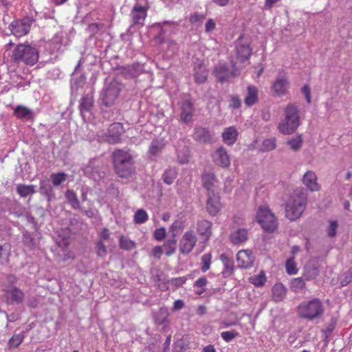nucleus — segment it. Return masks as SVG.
<instances>
[{"instance_id":"f257e3e1","label":"nucleus","mask_w":352,"mask_h":352,"mask_svg":"<svg viewBox=\"0 0 352 352\" xmlns=\"http://www.w3.org/2000/svg\"><path fill=\"white\" fill-rule=\"evenodd\" d=\"M300 125L298 108L294 104H289L284 109V118L279 122L278 129L283 135L294 133Z\"/></svg>"},{"instance_id":"f03ea898","label":"nucleus","mask_w":352,"mask_h":352,"mask_svg":"<svg viewBox=\"0 0 352 352\" xmlns=\"http://www.w3.org/2000/svg\"><path fill=\"white\" fill-rule=\"evenodd\" d=\"M324 312V307L319 298L305 300L297 307V314L299 318L313 321L319 319Z\"/></svg>"},{"instance_id":"7ed1b4c3","label":"nucleus","mask_w":352,"mask_h":352,"mask_svg":"<svg viewBox=\"0 0 352 352\" xmlns=\"http://www.w3.org/2000/svg\"><path fill=\"white\" fill-rule=\"evenodd\" d=\"M38 50L30 45L19 44L13 50L11 59L16 63L32 66L38 60Z\"/></svg>"},{"instance_id":"20e7f679","label":"nucleus","mask_w":352,"mask_h":352,"mask_svg":"<svg viewBox=\"0 0 352 352\" xmlns=\"http://www.w3.org/2000/svg\"><path fill=\"white\" fill-rule=\"evenodd\" d=\"M307 195L302 191H296L286 205V216L290 220L299 218L305 209Z\"/></svg>"},{"instance_id":"39448f33","label":"nucleus","mask_w":352,"mask_h":352,"mask_svg":"<svg viewBox=\"0 0 352 352\" xmlns=\"http://www.w3.org/2000/svg\"><path fill=\"white\" fill-rule=\"evenodd\" d=\"M113 162L115 168L118 173L122 172V175L119 176H126V174H131V169L133 164V159L131 154L122 149H117L113 153Z\"/></svg>"},{"instance_id":"423d86ee","label":"nucleus","mask_w":352,"mask_h":352,"mask_svg":"<svg viewBox=\"0 0 352 352\" xmlns=\"http://www.w3.org/2000/svg\"><path fill=\"white\" fill-rule=\"evenodd\" d=\"M122 87V84L116 80H113L109 84H105L100 96L102 104L105 107L112 106L119 96Z\"/></svg>"},{"instance_id":"0eeeda50","label":"nucleus","mask_w":352,"mask_h":352,"mask_svg":"<svg viewBox=\"0 0 352 352\" xmlns=\"http://www.w3.org/2000/svg\"><path fill=\"white\" fill-rule=\"evenodd\" d=\"M236 62L231 60L232 69H230L224 62H219L214 68L213 74L217 80L223 83L240 74V69L236 66Z\"/></svg>"},{"instance_id":"6e6552de","label":"nucleus","mask_w":352,"mask_h":352,"mask_svg":"<svg viewBox=\"0 0 352 352\" xmlns=\"http://www.w3.org/2000/svg\"><path fill=\"white\" fill-rule=\"evenodd\" d=\"M258 223L265 232H272L276 227L277 223L273 213L267 206H260L256 213Z\"/></svg>"},{"instance_id":"1a4fd4ad","label":"nucleus","mask_w":352,"mask_h":352,"mask_svg":"<svg viewBox=\"0 0 352 352\" xmlns=\"http://www.w3.org/2000/svg\"><path fill=\"white\" fill-rule=\"evenodd\" d=\"M34 19L32 16H26L21 19L13 21L9 25L12 34L18 38L28 34L30 30Z\"/></svg>"},{"instance_id":"9d476101","label":"nucleus","mask_w":352,"mask_h":352,"mask_svg":"<svg viewBox=\"0 0 352 352\" xmlns=\"http://www.w3.org/2000/svg\"><path fill=\"white\" fill-rule=\"evenodd\" d=\"M236 58L239 63H243L251 56L250 40L244 35H241L235 41Z\"/></svg>"},{"instance_id":"9b49d317","label":"nucleus","mask_w":352,"mask_h":352,"mask_svg":"<svg viewBox=\"0 0 352 352\" xmlns=\"http://www.w3.org/2000/svg\"><path fill=\"white\" fill-rule=\"evenodd\" d=\"M197 242V237L192 230L186 232L179 243V250L182 254H190Z\"/></svg>"},{"instance_id":"f8f14e48","label":"nucleus","mask_w":352,"mask_h":352,"mask_svg":"<svg viewBox=\"0 0 352 352\" xmlns=\"http://www.w3.org/2000/svg\"><path fill=\"white\" fill-rule=\"evenodd\" d=\"M146 2L144 4L136 3L130 13V18L133 25L142 26L147 16L148 7Z\"/></svg>"},{"instance_id":"ddd939ff","label":"nucleus","mask_w":352,"mask_h":352,"mask_svg":"<svg viewBox=\"0 0 352 352\" xmlns=\"http://www.w3.org/2000/svg\"><path fill=\"white\" fill-rule=\"evenodd\" d=\"M179 111V118L182 123L188 124L192 122L195 109L193 104L189 100L180 102Z\"/></svg>"},{"instance_id":"4468645a","label":"nucleus","mask_w":352,"mask_h":352,"mask_svg":"<svg viewBox=\"0 0 352 352\" xmlns=\"http://www.w3.org/2000/svg\"><path fill=\"white\" fill-rule=\"evenodd\" d=\"M124 133L123 125L120 122L111 124L107 132L106 140L110 144H116L120 140V136Z\"/></svg>"},{"instance_id":"2eb2a0df","label":"nucleus","mask_w":352,"mask_h":352,"mask_svg":"<svg viewBox=\"0 0 352 352\" xmlns=\"http://www.w3.org/2000/svg\"><path fill=\"white\" fill-rule=\"evenodd\" d=\"M214 162L221 167L227 168L230 164V157L223 146L219 147L212 155Z\"/></svg>"},{"instance_id":"dca6fc26","label":"nucleus","mask_w":352,"mask_h":352,"mask_svg":"<svg viewBox=\"0 0 352 352\" xmlns=\"http://www.w3.org/2000/svg\"><path fill=\"white\" fill-rule=\"evenodd\" d=\"M254 261V256L250 250H240L236 254V263L240 268H250Z\"/></svg>"},{"instance_id":"f3484780","label":"nucleus","mask_w":352,"mask_h":352,"mask_svg":"<svg viewBox=\"0 0 352 352\" xmlns=\"http://www.w3.org/2000/svg\"><path fill=\"white\" fill-rule=\"evenodd\" d=\"M221 209L220 198L218 193H208V199L206 203V210L212 215H216Z\"/></svg>"},{"instance_id":"a211bd4d","label":"nucleus","mask_w":352,"mask_h":352,"mask_svg":"<svg viewBox=\"0 0 352 352\" xmlns=\"http://www.w3.org/2000/svg\"><path fill=\"white\" fill-rule=\"evenodd\" d=\"M239 132L234 126L224 129L221 134L223 142L228 146H232L237 141Z\"/></svg>"},{"instance_id":"6ab92c4d","label":"nucleus","mask_w":352,"mask_h":352,"mask_svg":"<svg viewBox=\"0 0 352 352\" xmlns=\"http://www.w3.org/2000/svg\"><path fill=\"white\" fill-rule=\"evenodd\" d=\"M192 138L195 140L199 142L208 143L211 141L212 135L207 128L202 126H195L194 129Z\"/></svg>"},{"instance_id":"aec40b11","label":"nucleus","mask_w":352,"mask_h":352,"mask_svg":"<svg viewBox=\"0 0 352 352\" xmlns=\"http://www.w3.org/2000/svg\"><path fill=\"white\" fill-rule=\"evenodd\" d=\"M194 71L195 80L197 83L202 84L206 82L208 72L203 61H198L195 63Z\"/></svg>"},{"instance_id":"412c9836","label":"nucleus","mask_w":352,"mask_h":352,"mask_svg":"<svg viewBox=\"0 0 352 352\" xmlns=\"http://www.w3.org/2000/svg\"><path fill=\"white\" fill-rule=\"evenodd\" d=\"M197 233L208 241L212 235V223L206 219L198 221L197 223Z\"/></svg>"},{"instance_id":"4be33fe9","label":"nucleus","mask_w":352,"mask_h":352,"mask_svg":"<svg viewBox=\"0 0 352 352\" xmlns=\"http://www.w3.org/2000/svg\"><path fill=\"white\" fill-rule=\"evenodd\" d=\"M289 82L287 78L278 77L276 78L272 85V90L277 96H281L286 94Z\"/></svg>"},{"instance_id":"5701e85b","label":"nucleus","mask_w":352,"mask_h":352,"mask_svg":"<svg viewBox=\"0 0 352 352\" xmlns=\"http://www.w3.org/2000/svg\"><path fill=\"white\" fill-rule=\"evenodd\" d=\"M144 70V65L136 63L124 67L122 69V72L127 78H135L143 73Z\"/></svg>"},{"instance_id":"b1692460","label":"nucleus","mask_w":352,"mask_h":352,"mask_svg":"<svg viewBox=\"0 0 352 352\" xmlns=\"http://www.w3.org/2000/svg\"><path fill=\"white\" fill-rule=\"evenodd\" d=\"M258 100V89L254 85L247 87V95L244 98V103L247 107H252L255 104Z\"/></svg>"},{"instance_id":"393cba45","label":"nucleus","mask_w":352,"mask_h":352,"mask_svg":"<svg viewBox=\"0 0 352 352\" xmlns=\"http://www.w3.org/2000/svg\"><path fill=\"white\" fill-rule=\"evenodd\" d=\"M14 115L23 120H30L33 118L32 111L23 105H18L14 109Z\"/></svg>"},{"instance_id":"a878e982","label":"nucleus","mask_w":352,"mask_h":352,"mask_svg":"<svg viewBox=\"0 0 352 352\" xmlns=\"http://www.w3.org/2000/svg\"><path fill=\"white\" fill-rule=\"evenodd\" d=\"M220 259L223 264L224 269L222 272L223 276L225 278L230 276L234 271V262L226 254L220 255Z\"/></svg>"},{"instance_id":"bb28decb","label":"nucleus","mask_w":352,"mask_h":352,"mask_svg":"<svg viewBox=\"0 0 352 352\" xmlns=\"http://www.w3.org/2000/svg\"><path fill=\"white\" fill-rule=\"evenodd\" d=\"M7 295L8 296V299L11 300V302L16 304L22 303L25 298V294L23 291L15 286L12 287L7 292Z\"/></svg>"},{"instance_id":"cd10ccee","label":"nucleus","mask_w":352,"mask_h":352,"mask_svg":"<svg viewBox=\"0 0 352 352\" xmlns=\"http://www.w3.org/2000/svg\"><path fill=\"white\" fill-rule=\"evenodd\" d=\"M99 164L100 161L98 160L94 159L90 160L89 164L82 169L83 174L85 176L100 175Z\"/></svg>"},{"instance_id":"c85d7f7f","label":"nucleus","mask_w":352,"mask_h":352,"mask_svg":"<svg viewBox=\"0 0 352 352\" xmlns=\"http://www.w3.org/2000/svg\"><path fill=\"white\" fill-rule=\"evenodd\" d=\"M248 239V232L245 229H239L230 234V240L234 245L243 243Z\"/></svg>"},{"instance_id":"c756f323","label":"nucleus","mask_w":352,"mask_h":352,"mask_svg":"<svg viewBox=\"0 0 352 352\" xmlns=\"http://www.w3.org/2000/svg\"><path fill=\"white\" fill-rule=\"evenodd\" d=\"M273 299L276 302H280L284 299L286 295V289L282 283L275 284L272 288Z\"/></svg>"},{"instance_id":"7c9ffc66","label":"nucleus","mask_w":352,"mask_h":352,"mask_svg":"<svg viewBox=\"0 0 352 352\" xmlns=\"http://www.w3.org/2000/svg\"><path fill=\"white\" fill-rule=\"evenodd\" d=\"M175 234H173V237L168 239L163 245V250L167 256H170L175 252L177 240L175 239Z\"/></svg>"},{"instance_id":"2f4dec72","label":"nucleus","mask_w":352,"mask_h":352,"mask_svg":"<svg viewBox=\"0 0 352 352\" xmlns=\"http://www.w3.org/2000/svg\"><path fill=\"white\" fill-rule=\"evenodd\" d=\"M65 196L72 208L79 209L80 208V201L77 198L76 194L73 190H67L65 194Z\"/></svg>"},{"instance_id":"473e14b6","label":"nucleus","mask_w":352,"mask_h":352,"mask_svg":"<svg viewBox=\"0 0 352 352\" xmlns=\"http://www.w3.org/2000/svg\"><path fill=\"white\" fill-rule=\"evenodd\" d=\"M164 146L162 140H153L150 144L148 152L151 155L155 156L158 155Z\"/></svg>"},{"instance_id":"72a5a7b5","label":"nucleus","mask_w":352,"mask_h":352,"mask_svg":"<svg viewBox=\"0 0 352 352\" xmlns=\"http://www.w3.org/2000/svg\"><path fill=\"white\" fill-rule=\"evenodd\" d=\"M302 183L311 191H318L320 189V185L317 182V177H302Z\"/></svg>"},{"instance_id":"f704fd0d","label":"nucleus","mask_w":352,"mask_h":352,"mask_svg":"<svg viewBox=\"0 0 352 352\" xmlns=\"http://www.w3.org/2000/svg\"><path fill=\"white\" fill-rule=\"evenodd\" d=\"M276 146V139L270 138L263 141L260 151L262 152H269L275 149Z\"/></svg>"},{"instance_id":"c9c22d12","label":"nucleus","mask_w":352,"mask_h":352,"mask_svg":"<svg viewBox=\"0 0 352 352\" xmlns=\"http://www.w3.org/2000/svg\"><path fill=\"white\" fill-rule=\"evenodd\" d=\"M93 106V99L88 96H83L80 102L79 108L80 112H88Z\"/></svg>"},{"instance_id":"e433bc0d","label":"nucleus","mask_w":352,"mask_h":352,"mask_svg":"<svg viewBox=\"0 0 352 352\" xmlns=\"http://www.w3.org/2000/svg\"><path fill=\"white\" fill-rule=\"evenodd\" d=\"M148 219V215L144 209H138L133 216V222L135 224H142Z\"/></svg>"},{"instance_id":"4c0bfd02","label":"nucleus","mask_w":352,"mask_h":352,"mask_svg":"<svg viewBox=\"0 0 352 352\" xmlns=\"http://www.w3.org/2000/svg\"><path fill=\"white\" fill-rule=\"evenodd\" d=\"M119 242L120 248L122 250H131L135 247V241L123 235L120 237Z\"/></svg>"},{"instance_id":"58836bf2","label":"nucleus","mask_w":352,"mask_h":352,"mask_svg":"<svg viewBox=\"0 0 352 352\" xmlns=\"http://www.w3.org/2000/svg\"><path fill=\"white\" fill-rule=\"evenodd\" d=\"M287 144L294 151H297L300 149L302 144V139L300 135L295 138H292L287 142Z\"/></svg>"},{"instance_id":"ea45409f","label":"nucleus","mask_w":352,"mask_h":352,"mask_svg":"<svg viewBox=\"0 0 352 352\" xmlns=\"http://www.w3.org/2000/svg\"><path fill=\"white\" fill-rule=\"evenodd\" d=\"M204 179L202 181L204 188L208 190L209 192H214L218 193L216 192V179L215 177H203Z\"/></svg>"},{"instance_id":"a19ab883","label":"nucleus","mask_w":352,"mask_h":352,"mask_svg":"<svg viewBox=\"0 0 352 352\" xmlns=\"http://www.w3.org/2000/svg\"><path fill=\"white\" fill-rule=\"evenodd\" d=\"M175 25V24L174 23H170L168 21L164 22L163 25H161L160 24H157L156 25V28L160 32L159 35L157 36V38L160 41H162L164 38V34L167 32L170 31L169 28H170L171 25Z\"/></svg>"},{"instance_id":"79ce46f5","label":"nucleus","mask_w":352,"mask_h":352,"mask_svg":"<svg viewBox=\"0 0 352 352\" xmlns=\"http://www.w3.org/2000/svg\"><path fill=\"white\" fill-rule=\"evenodd\" d=\"M266 281L265 274L261 272L259 274L254 275L250 278V282L256 287L263 286Z\"/></svg>"},{"instance_id":"37998d69","label":"nucleus","mask_w":352,"mask_h":352,"mask_svg":"<svg viewBox=\"0 0 352 352\" xmlns=\"http://www.w3.org/2000/svg\"><path fill=\"white\" fill-rule=\"evenodd\" d=\"M212 255L210 253L204 254L201 258V270L206 272L210 269L211 264Z\"/></svg>"},{"instance_id":"c03bdc74","label":"nucleus","mask_w":352,"mask_h":352,"mask_svg":"<svg viewBox=\"0 0 352 352\" xmlns=\"http://www.w3.org/2000/svg\"><path fill=\"white\" fill-rule=\"evenodd\" d=\"M17 192L21 197H27L34 192L33 186L19 185L16 188Z\"/></svg>"},{"instance_id":"a18cd8bd","label":"nucleus","mask_w":352,"mask_h":352,"mask_svg":"<svg viewBox=\"0 0 352 352\" xmlns=\"http://www.w3.org/2000/svg\"><path fill=\"white\" fill-rule=\"evenodd\" d=\"M10 255L9 245H0V264L7 263Z\"/></svg>"},{"instance_id":"49530a36","label":"nucleus","mask_w":352,"mask_h":352,"mask_svg":"<svg viewBox=\"0 0 352 352\" xmlns=\"http://www.w3.org/2000/svg\"><path fill=\"white\" fill-rule=\"evenodd\" d=\"M238 336H239V333L236 330L223 331L221 333V337L226 342H231Z\"/></svg>"},{"instance_id":"de8ad7c7","label":"nucleus","mask_w":352,"mask_h":352,"mask_svg":"<svg viewBox=\"0 0 352 352\" xmlns=\"http://www.w3.org/2000/svg\"><path fill=\"white\" fill-rule=\"evenodd\" d=\"M104 25L102 23H93L88 25L87 30L91 35H94L102 30Z\"/></svg>"},{"instance_id":"09e8293b","label":"nucleus","mask_w":352,"mask_h":352,"mask_svg":"<svg viewBox=\"0 0 352 352\" xmlns=\"http://www.w3.org/2000/svg\"><path fill=\"white\" fill-rule=\"evenodd\" d=\"M24 336L23 333L14 335L9 340V346L10 348L17 347L23 340Z\"/></svg>"},{"instance_id":"8fccbe9b","label":"nucleus","mask_w":352,"mask_h":352,"mask_svg":"<svg viewBox=\"0 0 352 352\" xmlns=\"http://www.w3.org/2000/svg\"><path fill=\"white\" fill-rule=\"evenodd\" d=\"M292 288L295 291L304 289L305 287V282L301 277L294 278L292 281Z\"/></svg>"},{"instance_id":"3c124183","label":"nucleus","mask_w":352,"mask_h":352,"mask_svg":"<svg viewBox=\"0 0 352 352\" xmlns=\"http://www.w3.org/2000/svg\"><path fill=\"white\" fill-rule=\"evenodd\" d=\"M352 282V268H350L344 274V277L340 280V287H343Z\"/></svg>"},{"instance_id":"603ef678","label":"nucleus","mask_w":352,"mask_h":352,"mask_svg":"<svg viewBox=\"0 0 352 352\" xmlns=\"http://www.w3.org/2000/svg\"><path fill=\"white\" fill-rule=\"evenodd\" d=\"M96 249L97 255L98 256L104 257L107 253V247L102 240H100L97 243Z\"/></svg>"},{"instance_id":"864d4df0","label":"nucleus","mask_w":352,"mask_h":352,"mask_svg":"<svg viewBox=\"0 0 352 352\" xmlns=\"http://www.w3.org/2000/svg\"><path fill=\"white\" fill-rule=\"evenodd\" d=\"M186 280L187 278L185 276H182L171 278L168 282L175 288H178L183 285L186 283Z\"/></svg>"},{"instance_id":"5fc2aeb1","label":"nucleus","mask_w":352,"mask_h":352,"mask_svg":"<svg viewBox=\"0 0 352 352\" xmlns=\"http://www.w3.org/2000/svg\"><path fill=\"white\" fill-rule=\"evenodd\" d=\"M338 223L336 221H330L327 229V234L329 237H334L337 234Z\"/></svg>"},{"instance_id":"6e6d98bb","label":"nucleus","mask_w":352,"mask_h":352,"mask_svg":"<svg viewBox=\"0 0 352 352\" xmlns=\"http://www.w3.org/2000/svg\"><path fill=\"white\" fill-rule=\"evenodd\" d=\"M286 270L289 274H295L297 273L296 264L292 259H288L286 262Z\"/></svg>"},{"instance_id":"4d7b16f0","label":"nucleus","mask_w":352,"mask_h":352,"mask_svg":"<svg viewBox=\"0 0 352 352\" xmlns=\"http://www.w3.org/2000/svg\"><path fill=\"white\" fill-rule=\"evenodd\" d=\"M241 106V101L238 96L233 95L230 96V102L229 107L232 109H239Z\"/></svg>"},{"instance_id":"13d9d810","label":"nucleus","mask_w":352,"mask_h":352,"mask_svg":"<svg viewBox=\"0 0 352 352\" xmlns=\"http://www.w3.org/2000/svg\"><path fill=\"white\" fill-rule=\"evenodd\" d=\"M166 234V229L164 228H160L155 230L153 236L157 241H160L165 238Z\"/></svg>"},{"instance_id":"bf43d9fd","label":"nucleus","mask_w":352,"mask_h":352,"mask_svg":"<svg viewBox=\"0 0 352 352\" xmlns=\"http://www.w3.org/2000/svg\"><path fill=\"white\" fill-rule=\"evenodd\" d=\"M177 152L178 160L181 164H186L188 162L190 157L188 151H186L184 153H181L180 151H177Z\"/></svg>"},{"instance_id":"052dcab7","label":"nucleus","mask_w":352,"mask_h":352,"mask_svg":"<svg viewBox=\"0 0 352 352\" xmlns=\"http://www.w3.org/2000/svg\"><path fill=\"white\" fill-rule=\"evenodd\" d=\"M184 229V223L182 221L177 220L173 222L170 226V230L173 232H181Z\"/></svg>"},{"instance_id":"680f3d73","label":"nucleus","mask_w":352,"mask_h":352,"mask_svg":"<svg viewBox=\"0 0 352 352\" xmlns=\"http://www.w3.org/2000/svg\"><path fill=\"white\" fill-rule=\"evenodd\" d=\"M41 192L44 194L47 197L48 201H51L53 198H54V195L53 194L52 189L51 187L47 188L42 186L41 188Z\"/></svg>"},{"instance_id":"e2e57ef3","label":"nucleus","mask_w":352,"mask_h":352,"mask_svg":"<svg viewBox=\"0 0 352 352\" xmlns=\"http://www.w3.org/2000/svg\"><path fill=\"white\" fill-rule=\"evenodd\" d=\"M23 240L25 245L28 247L32 248L34 246V239L29 234H24Z\"/></svg>"},{"instance_id":"0e129e2a","label":"nucleus","mask_w":352,"mask_h":352,"mask_svg":"<svg viewBox=\"0 0 352 352\" xmlns=\"http://www.w3.org/2000/svg\"><path fill=\"white\" fill-rule=\"evenodd\" d=\"M204 15L195 12L190 16L189 20L190 23H195L197 22L201 21L204 19Z\"/></svg>"},{"instance_id":"69168bd1","label":"nucleus","mask_w":352,"mask_h":352,"mask_svg":"<svg viewBox=\"0 0 352 352\" xmlns=\"http://www.w3.org/2000/svg\"><path fill=\"white\" fill-rule=\"evenodd\" d=\"M302 91L304 94L306 100L308 103L311 102V91L309 85H305L302 88Z\"/></svg>"},{"instance_id":"338daca9","label":"nucleus","mask_w":352,"mask_h":352,"mask_svg":"<svg viewBox=\"0 0 352 352\" xmlns=\"http://www.w3.org/2000/svg\"><path fill=\"white\" fill-rule=\"evenodd\" d=\"M159 314L162 316L161 318H156V320L157 322L159 323H163L167 318L168 317V311L166 309H160V311H159Z\"/></svg>"},{"instance_id":"774afa93","label":"nucleus","mask_w":352,"mask_h":352,"mask_svg":"<svg viewBox=\"0 0 352 352\" xmlns=\"http://www.w3.org/2000/svg\"><path fill=\"white\" fill-rule=\"evenodd\" d=\"M215 25H216V24H215V22L214 21V20L212 19H209L205 25L206 32H210L214 30L215 28Z\"/></svg>"}]
</instances>
